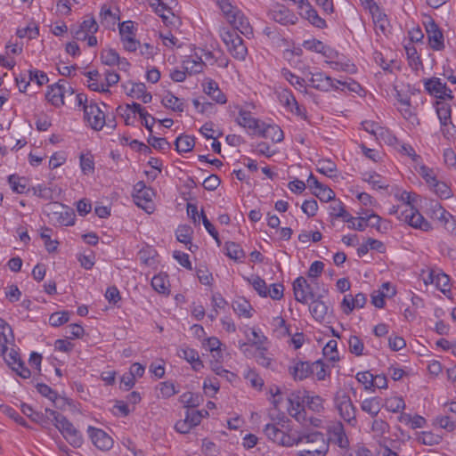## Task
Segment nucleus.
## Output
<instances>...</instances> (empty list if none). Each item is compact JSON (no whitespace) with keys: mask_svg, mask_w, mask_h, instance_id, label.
Listing matches in <instances>:
<instances>
[{"mask_svg":"<svg viewBox=\"0 0 456 456\" xmlns=\"http://www.w3.org/2000/svg\"><path fill=\"white\" fill-rule=\"evenodd\" d=\"M349 351L351 354H354L357 356L362 354V351L364 348L363 342L357 336H351L348 340Z\"/></svg>","mask_w":456,"mask_h":456,"instance_id":"obj_57","label":"nucleus"},{"mask_svg":"<svg viewBox=\"0 0 456 456\" xmlns=\"http://www.w3.org/2000/svg\"><path fill=\"white\" fill-rule=\"evenodd\" d=\"M204 93L209 95L216 103L224 104L227 101L224 94L219 89L218 84L212 79H209L204 85Z\"/></svg>","mask_w":456,"mask_h":456,"instance_id":"obj_24","label":"nucleus"},{"mask_svg":"<svg viewBox=\"0 0 456 456\" xmlns=\"http://www.w3.org/2000/svg\"><path fill=\"white\" fill-rule=\"evenodd\" d=\"M85 75L89 79L88 87L92 91L100 92V93H110V90L108 88H105V86L103 84L98 83V77H100V73L98 70H91Z\"/></svg>","mask_w":456,"mask_h":456,"instance_id":"obj_37","label":"nucleus"},{"mask_svg":"<svg viewBox=\"0 0 456 456\" xmlns=\"http://www.w3.org/2000/svg\"><path fill=\"white\" fill-rule=\"evenodd\" d=\"M336 407L341 418L351 425L356 424V409L346 393H337L334 398Z\"/></svg>","mask_w":456,"mask_h":456,"instance_id":"obj_4","label":"nucleus"},{"mask_svg":"<svg viewBox=\"0 0 456 456\" xmlns=\"http://www.w3.org/2000/svg\"><path fill=\"white\" fill-rule=\"evenodd\" d=\"M310 82L317 90L321 91H330L332 88H338V85H346L345 82L340 80L332 79L330 77L325 75L323 72H317L312 75L310 78Z\"/></svg>","mask_w":456,"mask_h":456,"instance_id":"obj_15","label":"nucleus"},{"mask_svg":"<svg viewBox=\"0 0 456 456\" xmlns=\"http://www.w3.org/2000/svg\"><path fill=\"white\" fill-rule=\"evenodd\" d=\"M322 296L314 297L311 299L312 302L309 305V311L314 319L319 322H323L326 316L329 314L330 305L322 300Z\"/></svg>","mask_w":456,"mask_h":456,"instance_id":"obj_18","label":"nucleus"},{"mask_svg":"<svg viewBox=\"0 0 456 456\" xmlns=\"http://www.w3.org/2000/svg\"><path fill=\"white\" fill-rule=\"evenodd\" d=\"M256 134L263 138L272 140L273 142H281L284 139L283 131L276 125L263 123L262 127H259Z\"/></svg>","mask_w":456,"mask_h":456,"instance_id":"obj_20","label":"nucleus"},{"mask_svg":"<svg viewBox=\"0 0 456 456\" xmlns=\"http://www.w3.org/2000/svg\"><path fill=\"white\" fill-rule=\"evenodd\" d=\"M208 416V411H205V415H200L199 410H190L185 411L183 419L178 420L175 425V429L181 434H188L192 428L200 425L203 418Z\"/></svg>","mask_w":456,"mask_h":456,"instance_id":"obj_8","label":"nucleus"},{"mask_svg":"<svg viewBox=\"0 0 456 456\" xmlns=\"http://www.w3.org/2000/svg\"><path fill=\"white\" fill-rule=\"evenodd\" d=\"M295 299L301 304H307L309 299H314L315 294L306 279L299 276L293 282Z\"/></svg>","mask_w":456,"mask_h":456,"instance_id":"obj_9","label":"nucleus"},{"mask_svg":"<svg viewBox=\"0 0 456 456\" xmlns=\"http://www.w3.org/2000/svg\"><path fill=\"white\" fill-rule=\"evenodd\" d=\"M432 217L436 218L441 222H444V226L446 230H450V221L452 219L453 216L447 212L442 205L435 201L432 203Z\"/></svg>","mask_w":456,"mask_h":456,"instance_id":"obj_28","label":"nucleus"},{"mask_svg":"<svg viewBox=\"0 0 456 456\" xmlns=\"http://www.w3.org/2000/svg\"><path fill=\"white\" fill-rule=\"evenodd\" d=\"M430 188L441 199H449L452 196L451 188L444 182L436 180Z\"/></svg>","mask_w":456,"mask_h":456,"instance_id":"obj_48","label":"nucleus"},{"mask_svg":"<svg viewBox=\"0 0 456 456\" xmlns=\"http://www.w3.org/2000/svg\"><path fill=\"white\" fill-rule=\"evenodd\" d=\"M180 401L187 410H194L203 402V397L200 394L186 392L180 396Z\"/></svg>","mask_w":456,"mask_h":456,"instance_id":"obj_32","label":"nucleus"},{"mask_svg":"<svg viewBox=\"0 0 456 456\" xmlns=\"http://www.w3.org/2000/svg\"><path fill=\"white\" fill-rule=\"evenodd\" d=\"M54 426L73 447L79 448L83 444L82 435L65 416L56 419Z\"/></svg>","mask_w":456,"mask_h":456,"instance_id":"obj_3","label":"nucleus"},{"mask_svg":"<svg viewBox=\"0 0 456 456\" xmlns=\"http://www.w3.org/2000/svg\"><path fill=\"white\" fill-rule=\"evenodd\" d=\"M321 201L328 202L335 199V192L328 186L322 184L313 192Z\"/></svg>","mask_w":456,"mask_h":456,"instance_id":"obj_54","label":"nucleus"},{"mask_svg":"<svg viewBox=\"0 0 456 456\" xmlns=\"http://www.w3.org/2000/svg\"><path fill=\"white\" fill-rule=\"evenodd\" d=\"M436 114L440 120L441 126L446 127L449 124H451L452 125V127L455 128V126L452 122L451 106L446 102L437 101L436 103Z\"/></svg>","mask_w":456,"mask_h":456,"instance_id":"obj_23","label":"nucleus"},{"mask_svg":"<svg viewBox=\"0 0 456 456\" xmlns=\"http://www.w3.org/2000/svg\"><path fill=\"white\" fill-rule=\"evenodd\" d=\"M328 442L331 441L338 446L342 449L347 448L349 446L348 438L344 431L343 427L340 425L338 427H335L330 432V437L327 438Z\"/></svg>","mask_w":456,"mask_h":456,"instance_id":"obj_27","label":"nucleus"},{"mask_svg":"<svg viewBox=\"0 0 456 456\" xmlns=\"http://www.w3.org/2000/svg\"><path fill=\"white\" fill-rule=\"evenodd\" d=\"M216 3L227 21L231 19L234 20L237 12H240V10L231 4L230 0H217Z\"/></svg>","mask_w":456,"mask_h":456,"instance_id":"obj_39","label":"nucleus"},{"mask_svg":"<svg viewBox=\"0 0 456 456\" xmlns=\"http://www.w3.org/2000/svg\"><path fill=\"white\" fill-rule=\"evenodd\" d=\"M205 63L200 58H198V60L188 58L183 62V68L190 76L202 72Z\"/></svg>","mask_w":456,"mask_h":456,"instance_id":"obj_38","label":"nucleus"},{"mask_svg":"<svg viewBox=\"0 0 456 456\" xmlns=\"http://www.w3.org/2000/svg\"><path fill=\"white\" fill-rule=\"evenodd\" d=\"M50 231H51L50 228L45 227L43 230V232H41L40 237L45 241V246L46 250L49 253H52V252H54L57 249V245L59 244V242L57 240H51L50 234L47 233Z\"/></svg>","mask_w":456,"mask_h":456,"instance_id":"obj_64","label":"nucleus"},{"mask_svg":"<svg viewBox=\"0 0 456 456\" xmlns=\"http://www.w3.org/2000/svg\"><path fill=\"white\" fill-rule=\"evenodd\" d=\"M247 281L251 284L254 289L262 297H266L267 286L265 281L258 275H252L250 278H246Z\"/></svg>","mask_w":456,"mask_h":456,"instance_id":"obj_40","label":"nucleus"},{"mask_svg":"<svg viewBox=\"0 0 456 456\" xmlns=\"http://www.w3.org/2000/svg\"><path fill=\"white\" fill-rule=\"evenodd\" d=\"M396 293L395 289H392V292L385 293L384 291L380 290H374L371 294V303L373 305H375L378 308H383L385 305V297H392Z\"/></svg>","mask_w":456,"mask_h":456,"instance_id":"obj_47","label":"nucleus"},{"mask_svg":"<svg viewBox=\"0 0 456 456\" xmlns=\"http://www.w3.org/2000/svg\"><path fill=\"white\" fill-rule=\"evenodd\" d=\"M228 22L233 27L234 29L240 31L241 34L247 36L252 33V28L249 21L243 12H237L234 20L231 19Z\"/></svg>","mask_w":456,"mask_h":456,"instance_id":"obj_25","label":"nucleus"},{"mask_svg":"<svg viewBox=\"0 0 456 456\" xmlns=\"http://www.w3.org/2000/svg\"><path fill=\"white\" fill-rule=\"evenodd\" d=\"M101 61L104 65L115 66L119 62V54L114 49H103L101 52Z\"/></svg>","mask_w":456,"mask_h":456,"instance_id":"obj_41","label":"nucleus"},{"mask_svg":"<svg viewBox=\"0 0 456 456\" xmlns=\"http://www.w3.org/2000/svg\"><path fill=\"white\" fill-rule=\"evenodd\" d=\"M253 357H255L257 363L263 367L269 368L272 363V359L267 355L265 347H256Z\"/></svg>","mask_w":456,"mask_h":456,"instance_id":"obj_50","label":"nucleus"},{"mask_svg":"<svg viewBox=\"0 0 456 456\" xmlns=\"http://www.w3.org/2000/svg\"><path fill=\"white\" fill-rule=\"evenodd\" d=\"M363 180L372 185L374 189L387 188V184L381 182V176L377 173H369L364 175Z\"/></svg>","mask_w":456,"mask_h":456,"instance_id":"obj_62","label":"nucleus"},{"mask_svg":"<svg viewBox=\"0 0 456 456\" xmlns=\"http://www.w3.org/2000/svg\"><path fill=\"white\" fill-rule=\"evenodd\" d=\"M90 439L93 444L102 451L110 450L113 445L112 438L102 429L88 427L87 429Z\"/></svg>","mask_w":456,"mask_h":456,"instance_id":"obj_14","label":"nucleus"},{"mask_svg":"<svg viewBox=\"0 0 456 456\" xmlns=\"http://www.w3.org/2000/svg\"><path fill=\"white\" fill-rule=\"evenodd\" d=\"M220 37L233 58L239 61L245 60L248 49L244 45L243 39L234 30L223 28L220 32Z\"/></svg>","mask_w":456,"mask_h":456,"instance_id":"obj_1","label":"nucleus"},{"mask_svg":"<svg viewBox=\"0 0 456 456\" xmlns=\"http://www.w3.org/2000/svg\"><path fill=\"white\" fill-rule=\"evenodd\" d=\"M70 313L69 311L56 312L50 315L49 323L53 327H59L69 320Z\"/></svg>","mask_w":456,"mask_h":456,"instance_id":"obj_51","label":"nucleus"},{"mask_svg":"<svg viewBox=\"0 0 456 456\" xmlns=\"http://www.w3.org/2000/svg\"><path fill=\"white\" fill-rule=\"evenodd\" d=\"M424 86L426 91L430 95L436 96L440 100H444V96L442 95V93H445V90H447V86L445 83H442L440 78H428L424 81Z\"/></svg>","mask_w":456,"mask_h":456,"instance_id":"obj_21","label":"nucleus"},{"mask_svg":"<svg viewBox=\"0 0 456 456\" xmlns=\"http://www.w3.org/2000/svg\"><path fill=\"white\" fill-rule=\"evenodd\" d=\"M8 182L13 191L22 194L27 191V183L24 177H20L16 175H11L8 177Z\"/></svg>","mask_w":456,"mask_h":456,"instance_id":"obj_42","label":"nucleus"},{"mask_svg":"<svg viewBox=\"0 0 456 456\" xmlns=\"http://www.w3.org/2000/svg\"><path fill=\"white\" fill-rule=\"evenodd\" d=\"M289 373L295 380H303L314 373L313 362L298 361L289 369Z\"/></svg>","mask_w":456,"mask_h":456,"instance_id":"obj_22","label":"nucleus"},{"mask_svg":"<svg viewBox=\"0 0 456 456\" xmlns=\"http://www.w3.org/2000/svg\"><path fill=\"white\" fill-rule=\"evenodd\" d=\"M429 278L431 282H435L436 286L443 292L450 290L449 281L450 278L445 273H438L436 277H434L433 273H429Z\"/></svg>","mask_w":456,"mask_h":456,"instance_id":"obj_46","label":"nucleus"},{"mask_svg":"<svg viewBox=\"0 0 456 456\" xmlns=\"http://www.w3.org/2000/svg\"><path fill=\"white\" fill-rule=\"evenodd\" d=\"M355 378L358 382L364 385V388L366 390L372 389L374 387V376L369 371L358 372Z\"/></svg>","mask_w":456,"mask_h":456,"instance_id":"obj_59","label":"nucleus"},{"mask_svg":"<svg viewBox=\"0 0 456 456\" xmlns=\"http://www.w3.org/2000/svg\"><path fill=\"white\" fill-rule=\"evenodd\" d=\"M316 170L319 173L331 178L336 176L337 165L330 159H320L318 161Z\"/></svg>","mask_w":456,"mask_h":456,"instance_id":"obj_36","label":"nucleus"},{"mask_svg":"<svg viewBox=\"0 0 456 456\" xmlns=\"http://www.w3.org/2000/svg\"><path fill=\"white\" fill-rule=\"evenodd\" d=\"M303 47L306 50L315 52L318 53H322L323 55L328 56V54L325 52L326 46L320 40H317V39L305 40L303 43Z\"/></svg>","mask_w":456,"mask_h":456,"instance_id":"obj_52","label":"nucleus"},{"mask_svg":"<svg viewBox=\"0 0 456 456\" xmlns=\"http://www.w3.org/2000/svg\"><path fill=\"white\" fill-rule=\"evenodd\" d=\"M271 20L281 24H295L297 17L284 5L277 4L268 12Z\"/></svg>","mask_w":456,"mask_h":456,"instance_id":"obj_16","label":"nucleus"},{"mask_svg":"<svg viewBox=\"0 0 456 456\" xmlns=\"http://www.w3.org/2000/svg\"><path fill=\"white\" fill-rule=\"evenodd\" d=\"M161 103L165 108L171 109L173 111L183 112L184 110L183 101L175 96L171 92H167V94L162 98Z\"/></svg>","mask_w":456,"mask_h":456,"instance_id":"obj_30","label":"nucleus"},{"mask_svg":"<svg viewBox=\"0 0 456 456\" xmlns=\"http://www.w3.org/2000/svg\"><path fill=\"white\" fill-rule=\"evenodd\" d=\"M48 208V216L53 215L59 224L69 226L75 224L76 215L72 208L57 202L49 204Z\"/></svg>","mask_w":456,"mask_h":456,"instance_id":"obj_7","label":"nucleus"},{"mask_svg":"<svg viewBox=\"0 0 456 456\" xmlns=\"http://www.w3.org/2000/svg\"><path fill=\"white\" fill-rule=\"evenodd\" d=\"M418 172L429 187H431L437 180L434 170L427 166H420Z\"/></svg>","mask_w":456,"mask_h":456,"instance_id":"obj_58","label":"nucleus"},{"mask_svg":"<svg viewBox=\"0 0 456 456\" xmlns=\"http://www.w3.org/2000/svg\"><path fill=\"white\" fill-rule=\"evenodd\" d=\"M1 411L8 416L10 419H13L16 423L29 428L30 427L28 425L27 421L11 406L1 404L0 405Z\"/></svg>","mask_w":456,"mask_h":456,"instance_id":"obj_44","label":"nucleus"},{"mask_svg":"<svg viewBox=\"0 0 456 456\" xmlns=\"http://www.w3.org/2000/svg\"><path fill=\"white\" fill-rule=\"evenodd\" d=\"M180 357L184 358L188 362L191 364L194 370L199 371L203 368L202 361L200 359L199 354L192 348L182 349L178 354Z\"/></svg>","mask_w":456,"mask_h":456,"instance_id":"obj_29","label":"nucleus"},{"mask_svg":"<svg viewBox=\"0 0 456 456\" xmlns=\"http://www.w3.org/2000/svg\"><path fill=\"white\" fill-rule=\"evenodd\" d=\"M305 443L306 447L303 449L304 451L310 452L314 453V452H319L320 450L323 451V454H327L329 452V442L325 436L318 431L312 433H305L300 435L297 438H296L295 444Z\"/></svg>","mask_w":456,"mask_h":456,"instance_id":"obj_2","label":"nucleus"},{"mask_svg":"<svg viewBox=\"0 0 456 456\" xmlns=\"http://www.w3.org/2000/svg\"><path fill=\"white\" fill-rule=\"evenodd\" d=\"M84 118L90 126L99 131L106 123L105 115L96 103L91 102L88 106H85Z\"/></svg>","mask_w":456,"mask_h":456,"instance_id":"obj_11","label":"nucleus"},{"mask_svg":"<svg viewBox=\"0 0 456 456\" xmlns=\"http://www.w3.org/2000/svg\"><path fill=\"white\" fill-rule=\"evenodd\" d=\"M203 389L206 395L214 396L219 390V382L216 378H208L204 380Z\"/></svg>","mask_w":456,"mask_h":456,"instance_id":"obj_63","label":"nucleus"},{"mask_svg":"<svg viewBox=\"0 0 456 456\" xmlns=\"http://www.w3.org/2000/svg\"><path fill=\"white\" fill-rule=\"evenodd\" d=\"M237 122L243 127L253 129L255 134L257 133L260 127L259 121L251 116L250 111L244 110L242 109H240L239 111V118H237Z\"/></svg>","mask_w":456,"mask_h":456,"instance_id":"obj_26","label":"nucleus"},{"mask_svg":"<svg viewBox=\"0 0 456 456\" xmlns=\"http://www.w3.org/2000/svg\"><path fill=\"white\" fill-rule=\"evenodd\" d=\"M441 439L440 436L435 435L431 432H422L418 437V441L426 445L438 444Z\"/></svg>","mask_w":456,"mask_h":456,"instance_id":"obj_60","label":"nucleus"},{"mask_svg":"<svg viewBox=\"0 0 456 456\" xmlns=\"http://www.w3.org/2000/svg\"><path fill=\"white\" fill-rule=\"evenodd\" d=\"M134 23L126 20L119 24V34L124 48L129 52H134L140 44L134 37Z\"/></svg>","mask_w":456,"mask_h":456,"instance_id":"obj_10","label":"nucleus"},{"mask_svg":"<svg viewBox=\"0 0 456 456\" xmlns=\"http://www.w3.org/2000/svg\"><path fill=\"white\" fill-rule=\"evenodd\" d=\"M380 402L381 399L379 397L368 398L362 401L361 408L370 416L376 417L381 409Z\"/></svg>","mask_w":456,"mask_h":456,"instance_id":"obj_31","label":"nucleus"},{"mask_svg":"<svg viewBox=\"0 0 456 456\" xmlns=\"http://www.w3.org/2000/svg\"><path fill=\"white\" fill-rule=\"evenodd\" d=\"M134 191L135 204L145 211L150 212L149 208H151V207L149 204L151 203V198L154 194L153 190L146 187L143 181H140L134 186Z\"/></svg>","mask_w":456,"mask_h":456,"instance_id":"obj_12","label":"nucleus"},{"mask_svg":"<svg viewBox=\"0 0 456 456\" xmlns=\"http://www.w3.org/2000/svg\"><path fill=\"white\" fill-rule=\"evenodd\" d=\"M278 99L281 104L286 107L289 110L293 111L292 104L297 103V100L289 89H282L278 92Z\"/></svg>","mask_w":456,"mask_h":456,"instance_id":"obj_45","label":"nucleus"},{"mask_svg":"<svg viewBox=\"0 0 456 456\" xmlns=\"http://www.w3.org/2000/svg\"><path fill=\"white\" fill-rule=\"evenodd\" d=\"M16 35L20 38H23L28 37L30 39L36 38L39 35V28L37 24H29L28 27L24 28H19L16 32Z\"/></svg>","mask_w":456,"mask_h":456,"instance_id":"obj_55","label":"nucleus"},{"mask_svg":"<svg viewBox=\"0 0 456 456\" xmlns=\"http://www.w3.org/2000/svg\"><path fill=\"white\" fill-rule=\"evenodd\" d=\"M195 145L194 137L189 135H179L175 141V150L179 152H189Z\"/></svg>","mask_w":456,"mask_h":456,"instance_id":"obj_33","label":"nucleus"},{"mask_svg":"<svg viewBox=\"0 0 456 456\" xmlns=\"http://www.w3.org/2000/svg\"><path fill=\"white\" fill-rule=\"evenodd\" d=\"M151 286L154 290L160 294H167L169 292L166 276H162L160 274L153 276L151 279Z\"/></svg>","mask_w":456,"mask_h":456,"instance_id":"obj_53","label":"nucleus"},{"mask_svg":"<svg viewBox=\"0 0 456 456\" xmlns=\"http://www.w3.org/2000/svg\"><path fill=\"white\" fill-rule=\"evenodd\" d=\"M224 248L226 250V256L235 261H240L246 256L244 250L240 244L233 241H227Z\"/></svg>","mask_w":456,"mask_h":456,"instance_id":"obj_35","label":"nucleus"},{"mask_svg":"<svg viewBox=\"0 0 456 456\" xmlns=\"http://www.w3.org/2000/svg\"><path fill=\"white\" fill-rule=\"evenodd\" d=\"M232 308L240 316H244L246 318H250L252 316V306L244 297H240L234 300L232 303Z\"/></svg>","mask_w":456,"mask_h":456,"instance_id":"obj_34","label":"nucleus"},{"mask_svg":"<svg viewBox=\"0 0 456 456\" xmlns=\"http://www.w3.org/2000/svg\"><path fill=\"white\" fill-rule=\"evenodd\" d=\"M366 223L368 226L375 228L378 232H385L387 230V226H382L381 217L375 213L366 216Z\"/></svg>","mask_w":456,"mask_h":456,"instance_id":"obj_61","label":"nucleus"},{"mask_svg":"<svg viewBox=\"0 0 456 456\" xmlns=\"http://www.w3.org/2000/svg\"><path fill=\"white\" fill-rule=\"evenodd\" d=\"M299 13L300 15L308 20V21L319 28H323L326 27V21L322 18H321L316 10L313 8L310 3H305L304 5L299 6Z\"/></svg>","mask_w":456,"mask_h":456,"instance_id":"obj_19","label":"nucleus"},{"mask_svg":"<svg viewBox=\"0 0 456 456\" xmlns=\"http://www.w3.org/2000/svg\"><path fill=\"white\" fill-rule=\"evenodd\" d=\"M398 219L404 223H407L413 228L420 229L424 232L430 231L432 226L424 216L414 208H405L400 211Z\"/></svg>","mask_w":456,"mask_h":456,"instance_id":"obj_6","label":"nucleus"},{"mask_svg":"<svg viewBox=\"0 0 456 456\" xmlns=\"http://www.w3.org/2000/svg\"><path fill=\"white\" fill-rule=\"evenodd\" d=\"M66 84V81L60 79L57 83L48 86L45 98L53 106L60 107L64 105V96L66 93H69V94H74L73 88Z\"/></svg>","mask_w":456,"mask_h":456,"instance_id":"obj_5","label":"nucleus"},{"mask_svg":"<svg viewBox=\"0 0 456 456\" xmlns=\"http://www.w3.org/2000/svg\"><path fill=\"white\" fill-rule=\"evenodd\" d=\"M29 81H35L38 86H42L48 83L49 78L45 72L38 69H29Z\"/></svg>","mask_w":456,"mask_h":456,"instance_id":"obj_56","label":"nucleus"},{"mask_svg":"<svg viewBox=\"0 0 456 456\" xmlns=\"http://www.w3.org/2000/svg\"><path fill=\"white\" fill-rule=\"evenodd\" d=\"M264 432L268 439L273 442L282 445V446H292L296 443V438L290 436L289 435L284 433L282 430L279 429L274 424H266Z\"/></svg>","mask_w":456,"mask_h":456,"instance_id":"obj_13","label":"nucleus"},{"mask_svg":"<svg viewBox=\"0 0 456 456\" xmlns=\"http://www.w3.org/2000/svg\"><path fill=\"white\" fill-rule=\"evenodd\" d=\"M302 402L304 403H305L307 407H308V409L313 411L320 412L321 411L323 410V405H322L323 400L319 395H313V396L306 395V396H304Z\"/></svg>","mask_w":456,"mask_h":456,"instance_id":"obj_49","label":"nucleus"},{"mask_svg":"<svg viewBox=\"0 0 456 456\" xmlns=\"http://www.w3.org/2000/svg\"><path fill=\"white\" fill-rule=\"evenodd\" d=\"M426 30L430 47L435 51H441L444 48V35L438 25L431 20L426 25Z\"/></svg>","mask_w":456,"mask_h":456,"instance_id":"obj_17","label":"nucleus"},{"mask_svg":"<svg viewBox=\"0 0 456 456\" xmlns=\"http://www.w3.org/2000/svg\"><path fill=\"white\" fill-rule=\"evenodd\" d=\"M193 230L190 225H179L175 231V236L179 242L187 245L191 240Z\"/></svg>","mask_w":456,"mask_h":456,"instance_id":"obj_43","label":"nucleus"}]
</instances>
